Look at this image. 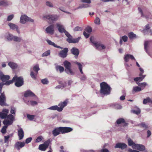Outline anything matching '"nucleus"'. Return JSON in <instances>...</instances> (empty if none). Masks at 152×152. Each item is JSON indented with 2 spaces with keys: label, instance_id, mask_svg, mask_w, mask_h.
I'll return each mask as SVG.
<instances>
[{
  "label": "nucleus",
  "instance_id": "1",
  "mask_svg": "<svg viewBox=\"0 0 152 152\" xmlns=\"http://www.w3.org/2000/svg\"><path fill=\"white\" fill-rule=\"evenodd\" d=\"M14 120V118L13 115L10 114L8 115L7 118L5 119L3 121V124L5 126L3 127L1 130L3 133H5L6 132V129L9 125L12 124Z\"/></svg>",
  "mask_w": 152,
  "mask_h": 152
},
{
  "label": "nucleus",
  "instance_id": "2",
  "mask_svg": "<svg viewBox=\"0 0 152 152\" xmlns=\"http://www.w3.org/2000/svg\"><path fill=\"white\" fill-rule=\"evenodd\" d=\"M68 102V100L66 99L64 102L60 103L58 104V106H53L48 108V109L53 110H57L58 112H61L63 110V108L66 106Z\"/></svg>",
  "mask_w": 152,
  "mask_h": 152
},
{
  "label": "nucleus",
  "instance_id": "3",
  "mask_svg": "<svg viewBox=\"0 0 152 152\" xmlns=\"http://www.w3.org/2000/svg\"><path fill=\"white\" fill-rule=\"evenodd\" d=\"M100 87L101 93L104 95H108L110 94L111 88L106 83L103 82L101 83Z\"/></svg>",
  "mask_w": 152,
  "mask_h": 152
},
{
  "label": "nucleus",
  "instance_id": "4",
  "mask_svg": "<svg viewBox=\"0 0 152 152\" xmlns=\"http://www.w3.org/2000/svg\"><path fill=\"white\" fill-rule=\"evenodd\" d=\"M64 64L66 68L65 70L66 72L68 74L72 75H74V73L71 68V63L69 61H66L64 62Z\"/></svg>",
  "mask_w": 152,
  "mask_h": 152
},
{
  "label": "nucleus",
  "instance_id": "5",
  "mask_svg": "<svg viewBox=\"0 0 152 152\" xmlns=\"http://www.w3.org/2000/svg\"><path fill=\"white\" fill-rule=\"evenodd\" d=\"M13 82H15V85L16 86L19 87V77H17L16 75H15L13 78L12 80L7 81L5 83H3L4 85H9L10 84L12 83Z\"/></svg>",
  "mask_w": 152,
  "mask_h": 152
},
{
  "label": "nucleus",
  "instance_id": "6",
  "mask_svg": "<svg viewBox=\"0 0 152 152\" xmlns=\"http://www.w3.org/2000/svg\"><path fill=\"white\" fill-rule=\"evenodd\" d=\"M93 39V37H91L90 38V40L97 49L98 50H101L105 48V47L104 45L100 43L96 42L94 41Z\"/></svg>",
  "mask_w": 152,
  "mask_h": 152
},
{
  "label": "nucleus",
  "instance_id": "7",
  "mask_svg": "<svg viewBox=\"0 0 152 152\" xmlns=\"http://www.w3.org/2000/svg\"><path fill=\"white\" fill-rule=\"evenodd\" d=\"M28 21L33 22H34V20L25 15H22L21 16L20 20V21L21 23H25Z\"/></svg>",
  "mask_w": 152,
  "mask_h": 152
},
{
  "label": "nucleus",
  "instance_id": "8",
  "mask_svg": "<svg viewBox=\"0 0 152 152\" xmlns=\"http://www.w3.org/2000/svg\"><path fill=\"white\" fill-rule=\"evenodd\" d=\"M59 17L56 15H46L43 16V18L45 19H48L52 22L57 20L58 19Z\"/></svg>",
  "mask_w": 152,
  "mask_h": 152
},
{
  "label": "nucleus",
  "instance_id": "9",
  "mask_svg": "<svg viewBox=\"0 0 152 152\" xmlns=\"http://www.w3.org/2000/svg\"><path fill=\"white\" fill-rule=\"evenodd\" d=\"M50 141L48 140L45 142L43 144H41L39 146V149L42 151H45L48 148L50 143Z\"/></svg>",
  "mask_w": 152,
  "mask_h": 152
},
{
  "label": "nucleus",
  "instance_id": "10",
  "mask_svg": "<svg viewBox=\"0 0 152 152\" xmlns=\"http://www.w3.org/2000/svg\"><path fill=\"white\" fill-rule=\"evenodd\" d=\"M33 70L35 73H34L33 72L31 71V76L32 78L34 79H36V76L37 74L38 71L39 70L38 65H35L33 68Z\"/></svg>",
  "mask_w": 152,
  "mask_h": 152
},
{
  "label": "nucleus",
  "instance_id": "11",
  "mask_svg": "<svg viewBox=\"0 0 152 152\" xmlns=\"http://www.w3.org/2000/svg\"><path fill=\"white\" fill-rule=\"evenodd\" d=\"M9 111L8 110L4 109H3L2 112H0V118H4L7 117L6 119L7 118V114L9 113Z\"/></svg>",
  "mask_w": 152,
  "mask_h": 152
},
{
  "label": "nucleus",
  "instance_id": "12",
  "mask_svg": "<svg viewBox=\"0 0 152 152\" xmlns=\"http://www.w3.org/2000/svg\"><path fill=\"white\" fill-rule=\"evenodd\" d=\"M54 26L53 25H51L47 27L45 29V31L47 33L53 34L54 32Z\"/></svg>",
  "mask_w": 152,
  "mask_h": 152
},
{
  "label": "nucleus",
  "instance_id": "13",
  "mask_svg": "<svg viewBox=\"0 0 152 152\" xmlns=\"http://www.w3.org/2000/svg\"><path fill=\"white\" fill-rule=\"evenodd\" d=\"M24 96L27 97L29 96H34V99L35 100H37L38 98L35 94L31 91L28 90L26 91L24 94Z\"/></svg>",
  "mask_w": 152,
  "mask_h": 152
},
{
  "label": "nucleus",
  "instance_id": "14",
  "mask_svg": "<svg viewBox=\"0 0 152 152\" xmlns=\"http://www.w3.org/2000/svg\"><path fill=\"white\" fill-rule=\"evenodd\" d=\"M68 51V49L67 48H65L63 50L60 52L59 56L62 58H65L67 55V53Z\"/></svg>",
  "mask_w": 152,
  "mask_h": 152
},
{
  "label": "nucleus",
  "instance_id": "15",
  "mask_svg": "<svg viewBox=\"0 0 152 152\" xmlns=\"http://www.w3.org/2000/svg\"><path fill=\"white\" fill-rule=\"evenodd\" d=\"M56 27L58 28V31L61 33L64 32L65 30L64 26L61 23L58 22L56 24Z\"/></svg>",
  "mask_w": 152,
  "mask_h": 152
},
{
  "label": "nucleus",
  "instance_id": "16",
  "mask_svg": "<svg viewBox=\"0 0 152 152\" xmlns=\"http://www.w3.org/2000/svg\"><path fill=\"white\" fill-rule=\"evenodd\" d=\"M133 148L137 149L140 151H143L145 150V147L142 145L137 144L133 146Z\"/></svg>",
  "mask_w": 152,
  "mask_h": 152
},
{
  "label": "nucleus",
  "instance_id": "17",
  "mask_svg": "<svg viewBox=\"0 0 152 152\" xmlns=\"http://www.w3.org/2000/svg\"><path fill=\"white\" fill-rule=\"evenodd\" d=\"M8 25L10 29L13 30L15 29L18 32V25L11 22L9 23Z\"/></svg>",
  "mask_w": 152,
  "mask_h": 152
},
{
  "label": "nucleus",
  "instance_id": "18",
  "mask_svg": "<svg viewBox=\"0 0 152 152\" xmlns=\"http://www.w3.org/2000/svg\"><path fill=\"white\" fill-rule=\"evenodd\" d=\"M124 59L125 61L126 62L129 61V59H131V60L134 59V60H135V58L133 55L129 54H125L124 55Z\"/></svg>",
  "mask_w": 152,
  "mask_h": 152
},
{
  "label": "nucleus",
  "instance_id": "19",
  "mask_svg": "<svg viewBox=\"0 0 152 152\" xmlns=\"http://www.w3.org/2000/svg\"><path fill=\"white\" fill-rule=\"evenodd\" d=\"M127 145L125 143H117L115 146V148H119L122 149H124L126 148Z\"/></svg>",
  "mask_w": 152,
  "mask_h": 152
},
{
  "label": "nucleus",
  "instance_id": "20",
  "mask_svg": "<svg viewBox=\"0 0 152 152\" xmlns=\"http://www.w3.org/2000/svg\"><path fill=\"white\" fill-rule=\"evenodd\" d=\"M52 132L54 136H56L58 135L60 132L62 133L61 127L57 128H56Z\"/></svg>",
  "mask_w": 152,
  "mask_h": 152
},
{
  "label": "nucleus",
  "instance_id": "21",
  "mask_svg": "<svg viewBox=\"0 0 152 152\" xmlns=\"http://www.w3.org/2000/svg\"><path fill=\"white\" fill-rule=\"evenodd\" d=\"M80 39V37H78L75 39H73L72 38L71 39H67L66 40L69 43H76L78 42Z\"/></svg>",
  "mask_w": 152,
  "mask_h": 152
},
{
  "label": "nucleus",
  "instance_id": "22",
  "mask_svg": "<svg viewBox=\"0 0 152 152\" xmlns=\"http://www.w3.org/2000/svg\"><path fill=\"white\" fill-rule=\"evenodd\" d=\"M10 77L9 75H4L2 72L0 71V79H1L2 81H4L6 80L9 79Z\"/></svg>",
  "mask_w": 152,
  "mask_h": 152
},
{
  "label": "nucleus",
  "instance_id": "23",
  "mask_svg": "<svg viewBox=\"0 0 152 152\" xmlns=\"http://www.w3.org/2000/svg\"><path fill=\"white\" fill-rule=\"evenodd\" d=\"M62 133L69 132L72 130V129L70 127H61Z\"/></svg>",
  "mask_w": 152,
  "mask_h": 152
},
{
  "label": "nucleus",
  "instance_id": "24",
  "mask_svg": "<svg viewBox=\"0 0 152 152\" xmlns=\"http://www.w3.org/2000/svg\"><path fill=\"white\" fill-rule=\"evenodd\" d=\"M5 98L4 95L1 94L0 96V104L1 106L5 105Z\"/></svg>",
  "mask_w": 152,
  "mask_h": 152
},
{
  "label": "nucleus",
  "instance_id": "25",
  "mask_svg": "<svg viewBox=\"0 0 152 152\" xmlns=\"http://www.w3.org/2000/svg\"><path fill=\"white\" fill-rule=\"evenodd\" d=\"M71 51L72 53L75 55V58H77L79 53L78 50L75 48H73Z\"/></svg>",
  "mask_w": 152,
  "mask_h": 152
},
{
  "label": "nucleus",
  "instance_id": "26",
  "mask_svg": "<svg viewBox=\"0 0 152 152\" xmlns=\"http://www.w3.org/2000/svg\"><path fill=\"white\" fill-rule=\"evenodd\" d=\"M90 5L86 4H83L80 5L77 7L75 9V10H77L79 9H81L82 8H85L89 7Z\"/></svg>",
  "mask_w": 152,
  "mask_h": 152
},
{
  "label": "nucleus",
  "instance_id": "27",
  "mask_svg": "<svg viewBox=\"0 0 152 152\" xmlns=\"http://www.w3.org/2000/svg\"><path fill=\"white\" fill-rule=\"evenodd\" d=\"M28 105L34 106L37 104V102L36 101L31 100L30 101H28L26 102Z\"/></svg>",
  "mask_w": 152,
  "mask_h": 152
},
{
  "label": "nucleus",
  "instance_id": "28",
  "mask_svg": "<svg viewBox=\"0 0 152 152\" xmlns=\"http://www.w3.org/2000/svg\"><path fill=\"white\" fill-rule=\"evenodd\" d=\"M8 65L12 69H15L18 66L17 64L12 62H10L8 63Z\"/></svg>",
  "mask_w": 152,
  "mask_h": 152
},
{
  "label": "nucleus",
  "instance_id": "29",
  "mask_svg": "<svg viewBox=\"0 0 152 152\" xmlns=\"http://www.w3.org/2000/svg\"><path fill=\"white\" fill-rule=\"evenodd\" d=\"M47 42L50 45H53V46H54V47H56V48H60L61 49H62V48H61L59 46L56 45L54 42H52L50 40H49V39L47 40Z\"/></svg>",
  "mask_w": 152,
  "mask_h": 152
},
{
  "label": "nucleus",
  "instance_id": "30",
  "mask_svg": "<svg viewBox=\"0 0 152 152\" xmlns=\"http://www.w3.org/2000/svg\"><path fill=\"white\" fill-rule=\"evenodd\" d=\"M142 90L141 87L138 86L134 87L133 88L132 92L133 93L134 92H138Z\"/></svg>",
  "mask_w": 152,
  "mask_h": 152
},
{
  "label": "nucleus",
  "instance_id": "31",
  "mask_svg": "<svg viewBox=\"0 0 152 152\" xmlns=\"http://www.w3.org/2000/svg\"><path fill=\"white\" fill-rule=\"evenodd\" d=\"M74 63L77 65L81 73L83 74V73L82 71V66L81 64L80 63L77 61H75Z\"/></svg>",
  "mask_w": 152,
  "mask_h": 152
},
{
  "label": "nucleus",
  "instance_id": "32",
  "mask_svg": "<svg viewBox=\"0 0 152 152\" xmlns=\"http://www.w3.org/2000/svg\"><path fill=\"white\" fill-rule=\"evenodd\" d=\"M6 39L8 41H12L13 39V36L10 34H8L6 36Z\"/></svg>",
  "mask_w": 152,
  "mask_h": 152
},
{
  "label": "nucleus",
  "instance_id": "33",
  "mask_svg": "<svg viewBox=\"0 0 152 152\" xmlns=\"http://www.w3.org/2000/svg\"><path fill=\"white\" fill-rule=\"evenodd\" d=\"M145 75H142L140 76L139 77H136L134 78V80L135 81H142L145 77Z\"/></svg>",
  "mask_w": 152,
  "mask_h": 152
},
{
  "label": "nucleus",
  "instance_id": "34",
  "mask_svg": "<svg viewBox=\"0 0 152 152\" xmlns=\"http://www.w3.org/2000/svg\"><path fill=\"white\" fill-rule=\"evenodd\" d=\"M111 106H112L113 107H114L115 109H121L122 108V107L120 105L114 103L112 104Z\"/></svg>",
  "mask_w": 152,
  "mask_h": 152
},
{
  "label": "nucleus",
  "instance_id": "35",
  "mask_svg": "<svg viewBox=\"0 0 152 152\" xmlns=\"http://www.w3.org/2000/svg\"><path fill=\"white\" fill-rule=\"evenodd\" d=\"M152 42L151 41H146L144 43V48L145 50L147 52V48L148 46Z\"/></svg>",
  "mask_w": 152,
  "mask_h": 152
},
{
  "label": "nucleus",
  "instance_id": "36",
  "mask_svg": "<svg viewBox=\"0 0 152 152\" xmlns=\"http://www.w3.org/2000/svg\"><path fill=\"white\" fill-rule=\"evenodd\" d=\"M128 142L129 145V146H132V148H133V146L135 145H136L137 144H135L133 141L130 138H129L128 139Z\"/></svg>",
  "mask_w": 152,
  "mask_h": 152
},
{
  "label": "nucleus",
  "instance_id": "37",
  "mask_svg": "<svg viewBox=\"0 0 152 152\" xmlns=\"http://www.w3.org/2000/svg\"><path fill=\"white\" fill-rule=\"evenodd\" d=\"M56 69L57 71L59 70L60 73L63 72L64 70V68L60 66H56Z\"/></svg>",
  "mask_w": 152,
  "mask_h": 152
},
{
  "label": "nucleus",
  "instance_id": "38",
  "mask_svg": "<svg viewBox=\"0 0 152 152\" xmlns=\"http://www.w3.org/2000/svg\"><path fill=\"white\" fill-rule=\"evenodd\" d=\"M128 36L130 39H133L137 37L136 35L132 32L129 34Z\"/></svg>",
  "mask_w": 152,
  "mask_h": 152
},
{
  "label": "nucleus",
  "instance_id": "39",
  "mask_svg": "<svg viewBox=\"0 0 152 152\" xmlns=\"http://www.w3.org/2000/svg\"><path fill=\"white\" fill-rule=\"evenodd\" d=\"M138 10L139 12L141 13V15L142 16H145L146 18H148V17L146 15V12L144 11V13L145 14V15H144L141 9V8H138Z\"/></svg>",
  "mask_w": 152,
  "mask_h": 152
},
{
  "label": "nucleus",
  "instance_id": "40",
  "mask_svg": "<svg viewBox=\"0 0 152 152\" xmlns=\"http://www.w3.org/2000/svg\"><path fill=\"white\" fill-rule=\"evenodd\" d=\"M24 137V132L21 128H20V140L22 139Z\"/></svg>",
  "mask_w": 152,
  "mask_h": 152
},
{
  "label": "nucleus",
  "instance_id": "41",
  "mask_svg": "<svg viewBox=\"0 0 152 152\" xmlns=\"http://www.w3.org/2000/svg\"><path fill=\"white\" fill-rule=\"evenodd\" d=\"M14 17V15L11 14L8 16L7 18V21H10L12 20Z\"/></svg>",
  "mask_w": 152,
  "mask_h": 152
},
{
  "label": "nucleus",
  "instance_id": "42",
  "mask_svg": "<svg viewBox=\"0 0 152 152\" xmlns=\"http://www.w3.org/2000/svg\"><path fill=\"white\" fill-rule=\"evenodd\" d=\"M150 99L149 97H148L145 99H144L143 101V103L144 104H146L148 102H150Z\"/></svg>",
  "mask_w": 152,
  "mask_h": 152
},
{
  "label": "nucleus",
  "instance_id": "43",
  "mask_svg": "<svg viewBox=\"0 0 152 152\" xmlns=\"http://www.w3.org/2000/svg\"><path fill=\"white\" fill-rule=\"evenodd\" d=\"M34 115H30L29 114L27 115V117L30 120H32L34 118Z\"/></svg>",
  "mask_w": 152,
  "mask_h": 152
},
{
  "label": "nucleus",
  "instance_id": "44",
  "mask_svg": "<svg viewBox=\"0 0 152 152\" xmlns=\"http://www.w3.org/2000/svg\"><path fill=\"white\" fill-rule=\"evenodd\" d=\"M116 122L118 124H120L122 123H124V120L123 118H120Z\"/></svg>",
  "mask_w": 152,
  "mask_h": 152
},
{
  "label": "nucleus",
  "instance_id": "45",
  "mask_svg": "<svg viewBox=\"0 0 152 152\" xmlns=\"http://www.w3.org/2000/svg\"><path fill=\"white\" fill-rule=\"evenodd\" d=\"M94 23L96 24H100V22L99 18L98 17H96Z\"/></svg>",
  "mask_w": 152,
  "mask_h": 152
},
{
  "label": "nucleus",
  "instance_id": "46",
  "mask_svg": "<svg viewBox=\"0 0 152 152\" xmlns=\"http://www.w3.org/2000/svg\"><path fill=\"white\" fill-rule=\"evenodd\" d=\"M50 50H48L46 51L42 55V56H48L50 54Z\"/></svg>",
  "mask_w": 152,
  "mask_h": 152
},
{
  "label": "nucleus",
  "instance_id": "47",
  "mask_svg": "<svg viewBox=\"0 0 152 152\" xmlns=\"http://www.w3.org/2000/svg\"><path fill=\"white\" fill-rule=\"evenodd\" d=\"M64 32L66 35L68 37L67 39H71V38H72V37L68 32L65 30L64 31Z\"/></svg>",
  "mask_w": 152,
  "mask_h": 152
},
{
  "label": "nucleus",
  "instance_id": "48",
  "mask_svg": "<svg viewBox=\"0 0 152 152\" xmlns=\"http://www.w3.org/2000/svg\"><path fill=\"white\" fill-rule=\"evenodd\" d=\"M92 31V29L91 27H87L85 29V31L89 33H90Z\"/></svg>",
  "mask_w": 152,
  "mask_h": 152
},
{
  "label": "nucleus",
  "instance_id": "49",
  "mask_svg": "<svg viewBox=\"0 0 152 152\" xmlns=\"http://www.w3.org/2000/svg\"><path fill=\"white\" fill-rule=\"evenodd\" d=\"M46 5L50 7H53V4L50 1H47L46 3Z\"/></svg>",
  "mask_w": 152,
  "mask_h": 152
},
{
  "label": "nucleus",
  "instance_id": "50",
  "mask_svg": "<svg viewBox=\"0 0 152 152\" xmlns=\"http://www.w3.org/2000/svg\"><path fill=\"white\" fill-rule=\"evenodd\" d=\"M140 111L139 109H138L137 110H133L132 111V113L137 115L139 114L140 113Z\"/></svg>",
  "mask_w": 152,
  "mask_h": 152
},
{
  "label": "nucleus",
  "instance_id": "51",
  "mask_svg": "<svg viewBox=\"0 0 152 152\" xmlns=\"http://www.w3.org/2000/svg\"><path fill=\"white\" fill-rule=\"evenodd\" d=\"M41 82L44 84H47L48 83V81L46 79L42 80Z\"/></svg>",
  "mask_w": 152,
  "mask_h": 152
},
{
  "label": "nucleus",
  "instance_id": "52",
  "mask_svg": "<svg viewBox=\"0 0 152 152\" xmlns=\"http://www.w3.org/2000/svg\"><path fill=\"white\" fill-rule=\"evenodd\" d=\"M23 84V79L22 77H20V87Z\"/></svg>",
  "mask_w": 152,
  "mask_h": 152
},
{
  "label": "nucleus",
  "instance_id": "53",
  "mask_svg": "<svg viewBox=\"0 0 152 152\" xmlns=\"http://www.w3.org/2000/svg\"><path fill=\"white\" fill-rule=\"evenodd\" d=\"M42 136H39L38 137H37V139H36V142H39L42 140Z\"/></svg>",
  "mask_w": 152,
  "mask_h": 152
},
{
  "label": "nucleus",
  "instance_id": "54",
  "mask_svg": "<svg viewBox=\"0 0 152 152\" xmlns=\"http://www.w3.org/2000/svg\"><path fill=\"white\" fill-rule=\"evenodd\" d=\"M73 30L74 31H81L82 30V29L81 28L78 26H77L75 27V28H74Z\"/></svg>",
  "mask_w": 152,
  "mask_h": 152
},
{
  "label": "nucleus",
  "instance_id": "55",
  "mask_svg": "<svg viewBox=\"0 0 152 152\" xmlns=\"http://www.w3.org/2000/svg\"><path fill=\"white\" fill-rule=\"evenodd\" d=\"M140 126L141 127H142L143 128L145 129L147 128L148 127V126L147 125L145 124V123H141L140 124Z\"/></svg>",
  "mask_w": 152,
  "mask_h": 152
},
{
  "label": "nucleus",
  "instance_id": "56",
  "mask_svg": "<svg viewBox=\"0 0 152 152\" xmlns=\"http://www.w3.org/2000/svg\"><path fill=\"white\" fill-rule=\"evenodd\" d=\"M139 86H141L142 87H143V89H144V87L147 85V84L146 83L144 82L140 84H138Z\"/></svg>",
  "mask_w": 152,
  "mask_h": 152
},
{
  "label": "nucleus",
  "instance_id": "57",
  "mask_svg": "<svg viewBox=\"0 0 152 152\" xmlns=\"http://www.w3.org/2000/svg\"><path fill=\"white\" fill-rule=\"evenodd\" d=\"M32 139L31 137H29L27 138L26 140V143L27 144L28 143L31 142L32 140Z\"/></svg>",
  "mask_w": 152,
  "mask_h": 152
},
{
  "label": "nucleus",
  "instance_id": "58",
  "mask_svg": "<svg viewBox=\"0 0 152 152\" xmlns=\"http://www.w3.org/2000/svg\"><path fill=\"white\" fill-rule=\"evenodd\" d=\"M83 35L85 36V37H86V38H88L89 36V33H86V31H84L83 32Z\"/></svg>",
  "mask_w": 152,
  "mask_h": 152
},
{
  "label": "nucleus",
  "instance_id": "59",
  "mask_svg": "<svg viewBox=\"0 0 152 152\" xmlns=\"http://www.w3.org/2000/svg\"><path fill=\"white\" fill-rule=\"evenodd\" d=\"M122 39L124 42H126L127 41L128 37L126 36H124L122 37Z\"/></svg>",
  "mask_w": 152,
  "mask_h": 152
},
{
  "label": "nucleus",
  "instance_id": "60",
  "mask_svg": "<svg viewBox=\"0 0 152 152\" xmlns=\"http://www.w3.org/2000/svg\"><path fill=\"white\" fill-rule=\"evenodd\" d=\"M10 112L12 114H15V108H12Z\"/></svg>",
  "mask_w": 152,
  "mask_h": 152
},
{
  "label": "nucleus",
  "instance_id": "61",
  "mask_svg": "<svg viewBox=\"0 0 152 152\" xmlns=\"http://www.w3.org/2000/svg\"><path fill=\"white\" fill-rule=\"evenodd\" d=\"M25 145V143L24 142H20V148L23 147Z\"/></svg>",
  "mask_w": 152,
  "mask_h": 152
},
{
  "label": "nucleus",
  "instance_id": "62",
  "mask_svg": "<svg viewBox=\"0 0 152 152\" xmlns=\"http://www.w3.org/2000/svg\"><path fill=\"white\" fill-rule=\"evenodd\" d=\"M149 27L148 25H147L146 26V28L145 29L143 30L144 33H145L146 31H148L149 28Z\"/></svg>",
  "mask_w": 152,
  "mask_h": 152
},
{
  "label": "nucleus",
  "instance_id": "63",
  "mask_svg": "<svg viewBox=\"0 0 152 152\" xmlns=\"http://www.w3.org/2000/svg\"><path fill=\"white\" fill-rule=\"evenodd\" d=\"M12 40L15 41H17L18 40V37L15 36H14Z\"/></svg>",
  "mask_w": 152,
  "mask_h": 152
},
{
  "label": "nucleus",
  "instance_id": "64",
  "mask_svg": "<svg viewBox=\"0 0 152 152\" xmlns=\"http://www.w3.org/2000/svg\"><path fill=\"white\" fill-rule=\"evenodd\" d=\"M109 151L107 149H102L101 151V152H108Z\"/></svg>",
  "mask_w": 152,
  "mask_h": 152
}]
</instances>
